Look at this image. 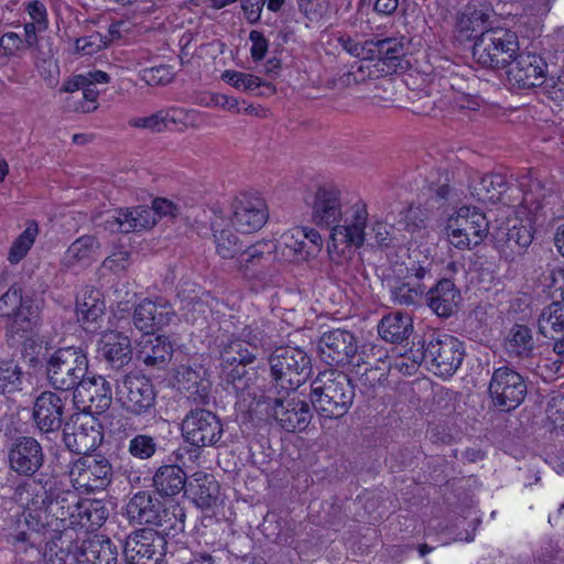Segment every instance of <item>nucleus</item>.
Here are the masks:
<instances>
[{"label":"nucleus","mask_w":564,"mask_h":564,"mask_svg":"<svg viewBox=\"0 0 564 564\" xmlns=\"http://www.w3.org/2000/svg\"><path fill=\"white\" fill-rule=\"evenodd\" d=\"M273 333L274 327L270 322L263 317L253 318L221 344V376L237 391L249 388L254 371L247 366L257 359L260 351L272 347Z\"/></svg>","instance_id":"1"},{"label":"nucleus","mask_w":564,"mask_h":564,"mask_svg":"<svg viewBox=\"0 0 564 564\" xmlns=\"http://www.w3.org/2000/svg\"><path fill=\"white\" fill-rule=\"evenodd\" d=\"M13 500L17 503L28 505L35 500L48 531H74L77 522V512L82 498L76 491L62 489L56 484L45 482L35 479L23 481L17 486L13 492Z\"/></svg>","instance_id":"2"},{"label":"nucleus","mask_w":564,"mask_h":564,"mask_svg":"<svg viewBox=\"0 0 564 564\" xmlns=\"http://www.w3.org/2000/svg\"><path fill=\"white\" fill-rule=\"evenodd\" d=\"M355 386L348 375L325 370L311 382L310 400L317 415L325 420L345 416L355 399Z\"/></svg>","instance_id":"3"},{"label":"nucleus","mask_w":564,"mask_h":564,"mask_svg":"<svg viewBox=\"0 0 564 564\" xmlns=\"http://www.w3.org/2000/svg\"><path fill=\"white\" fill-rule=\"evenodd\" d=\"M271 381L264 387H274L282 393L296 391L312 372L310 356L297 347H279L269 358Z\"/></svg>","instance_id":"4"},{"label":"nucleus","mask_w":564,"mask_h":564,"mask_svg":"<svg viewBox=\"0 0 564 564\" xmlns=\"http://www.w3.org/2000/svg\"><path fill=\"white\" fill-rule=\"evenodd\" d=\"M465 357L464 343L453 335L433 332L429 334L422 344L420 356H414V361L431 366L433 372L442 378L452 377Z\"/></svg>","instance_id":"5"},{"label":"nucleus","mask_w":564,"mask_h":564,"mask_svg":"<svg viewBox=\"0 0 564 564\" xmlns=\"http://www.w3.org/2000/svg\"><path fill=\"white\" fill-rule=\"evenodd\" d=\"M295 391L282 393L274 387H264L260 402L267 405V413L286 432L306 430L313 417L310 404L293 395Z\"/></svg>","instance_id":"6"},{"label":"nucleus","mask_w":564,"mask_h":564,"mask_svg":"<svg viewBox=\"0 0 564 564\" xmlns=\"http://www.w3.org/2000/svg\"><path fill=\"white\" fill-rule=\"evenodd\" d=\"M44 359L47 381L55 390H74L88 371V358L80 347L58 348Z\"/></svg>","instance_id":"7"},{"label":"nucleus","mask_w":564,"mask_h":564,"mask_svg":"<svg viewBox=\"0 0 564 564\" xmlns=\"http://www.w3.org/2000/svg\"><path fill=\"white\" fill-rule=\"evenodd\" d=\"M517 34L506 29L482 31L473 46V58L480 66L489 69L507 67L517 52Z\"/></svg>","instance_id":"8"},{"label":"nucleus","mask_w":564,"mask_h":564,"mask_svg":"<svg viewBox=\"0 0 564 564\" xmlns=\"http://www.w3.org/2000/svg\"><path fill=\"white\" fill-rule=\"evenodd\" d=\"M116 398L121 409L132 416L155 415V388L151 380L140 372H129L117 380Z\"/></svg>","instance_id":"9"},{"label":"nucleus","mask_w":564,"mask_h":564,"mask_svg":"<svg viewBox=\"0 0 564 564\" xmlns=\"http://www.w3.org/2000/svg\"><path fill=\"white\" fill-rule=\"evenodd\" d=\"M489 230V221L475 207L463 206L448 218V241L457 249H471L481 243Z\"/></svg>","instance_id":"10"},{"label":"nucleus","mask_w":564,"mask_h":564,"mask_svg":"<svg viewBox=\"0 0 564 564\" xmlns=\"http://www.w3.org/2000/svg\"><path fill=\"white\" fill-rule=\"evenodd\" d=\"M488 393L497 409L510 412L524 401L528 393L527 381L516 369L501 366L492 371Z\"/></svg>","instance_id":"11"},{"label":"nucleus","mask_w":564,"mask_h":564,"mask_svg":"<svg viewBox=\"0 0 564 564\" xmlns=\"http://www.w3.org/2000/svg\"><path fill=\"white\" fill-rule=\"evenodd\" d=\"M276 245L272 241H259L245 247L236 259V268L247 279L257 280L262 285L276 282L279 270L273 265Z\"/></svg>","instance_id":"12"},{"label":"nucleus","mask_w":564,"mask_h":564,"mask_svg":"<svg viewBox=\"0 0 564 564\" xmlns=\"http://www.w3.org/2000/svg\"><path fill=\"white\" fill-rule=\"evenodd\" d=\"M319 356L329 366H345L360 368L367 365L364 355L358 352L357 339L354 334L346 329H332L325 332L318 340Z\"/></svg>","instance_id":"13"},{"label":"nucleus","mask_w":564,"mask_h":564,"mask_svg":"<svg viewBox=\"0 0 564 564\" xmlns=\"http://www.w3.org/2000/svg\"><path fill=\"white\" fill-rule=\"evenodd\" d=\"M68 476L75 490L90 494L110 485L112 466L102 455H87L70 464Z\"/></svg>","instance_id":"14"},{"label":"nucleus","mask_w":564,"mask_h":564,"mask_svg":"<svg viewBox=\"0 0 564 564\" xmlns=\"http://www.w3.org/2000/svg\"><path fill=\"white\" fill-rule=\"evenodd\" d=\"M223 434L220 417L207 409H192L182 421V435L185 442L197 448L217 446Z\"/></svg>","instance_id":"15"},{"label":"nucleus","mask_w":564,"mask_h":564,"mask_svg":"<svg viewBox=\"0 0 564 564\" xmlns=\"http://www.w3.org/2000/svg\"><path fill=\"white\" fill-rule=\"evenodd\" d=\"M102 438L100 423L88 413L72 415L70 421L65 423L63 429L65 446L70 452L84 456L95 451L101 444Z\"/></svg>","instance_id":"16"},{"label":"nucleus","mask_w":564,"mask_h":564,"mask_svg":"<svg viewBox=\"0 0 564 564\" xmlns=\"http://www.w3.org/2000/svg\"><path fill=\"white\" fill-rule=\"evenodd\" d=\"M110 77L102 70H89L75 75L65 85L63 90L72 95L66 100V107L70 111L88 113L98 108L97 99L100 91L97 84H107Z\"/></svg>","instance_id":"17"},{"label":"nucleus","mask_w":564,"mask_h":564,"mask_svg":"<svg viewBox=\"0 0 564 564\" xmlns=\"http://www.w3.org/2000/svg\"><path fill=\"white\" fill-rule=\"evenodd\" d=\"M41 308L35 300L23 295L21 286L11 285L0 296V316L11 319L17 329L28 332L40 321Z\"/></svg>","instance_id":"18"},{"label":"nucleus","mask_w":564,"mask_h":564,"mask_svg":"<svg viewBox=\"0 0 564 564\" xmlns=\"http://www.w3.org/2000/svg\"><path fill=\"white\" fill-rule=\"evenodd\" d=\"M368 224L367 206L362 202L352 205L347 204L341 212L340 219L332 227L330 239L334 247H360L365 242Z\"/></svg>","instance_id":"19"},{"label":"nucleus","mask_w":564,"mask_h":564,"mask_svg":"<svg viewBox=\"0 0 564 564\" xmlns=\"http://www.w3.org/2000/svg\"><path fill=\"white\" fill-rule=\"evenodd\" d=\"M231 208V225L243 234L260 230L269 218L265 200L256 193H240L232 200Z\"/></svg>","instance_id":"20"},{"label":"nucleus","mask_w":564,"mask_h":564,"mask_svg":"<svg viewBox=\"0 0 564 564\" xmlns=\"http://www.w3.org/2000/svg\"><path fill=\"white\" fill-rule=\"evenodd\" d=\"M547 64L535 53L521 52L516 54L508 65V83L518 89H531L546 80Z\"/></svg>","instance_id":"21"},{"label":"nucleus","mask_w":564,"mask_h":564,"mask_svg":"<svg viewBox=\"0 0 564 564\" xmlns=\"http://www.w3.org/2000/svg\"><path fill=\"white\" fill-rule=\"evenodd\" d=\"M166 541L152 529H140L126 539L123 552L133 564L158 563L164 555Z\"/></svg>","instance_id":"22"},{"label":"nucleus","mask_w":564,"mask_h":564,"mask_svg":"<svg viewBox=\"0 0 564 564\" xmlns=\"http://www.w3.org/2000/svg\"><path fill=\"white\" fill-rule=\"evenodd\" d=\"M73 398L78 409L100 414L111 405V386L102 376H84L74 389Z\"/></svg>","instance_id":"23"},{"label":"nucleus","mask_w":564,"mask_h":564,"mask_svg":"<svg viewBox=\"0 0 564 564\" xmlns=\"http://www.w3.org/2000/svg\"><path fill=\"white\" fill-rule=\"evenodd\" d=\"M8 460L10 469L15 474L32 477L44 464L43 448L34 437L20 436L9 448Z\"/></svg>","instance_id":"24"},{"label":"nucleus","mask_w":564,"mask_h":564,"mask_svg":"<svg viewBox=\"0 0 564 564\" xmlns=\"http://www.w3.org/2000/svg\"><path fill=\"white\" fill-rule=\"evenodd\" d=\"M67 398H62L53 391H43L33 404V421L35 426L45 434L55 433L64 426V414Z\"/></svg>","instance_id":"25"},{"label":"nucleus","mask_w":564,"mask_h":564,"mask_svg":"<svg viewBox=\"0 0 564 564\" xmlns=\"http://www.w3.org/2000/svg\"><path fill=\"white\" fill-rule=\"evenodd\" d=\"M346 205L338 188L332 185L319 186L313 196L311 206L313 224L317 227L330 229L340 219Z\"/></svg>","instance_id":"26"},{"label":"nucleus","mask_w":564,"mask_h":564,"mask_svg":"<svg viewBox=\"0 0 564 564\" xmlns=\"http://www.w3.org/2000/svg\"><path fill=\"white\" fill-rule=\"evenodd\" d=\"M408 44L405 36L370 40L368 41V46L372 47L370 61L381 62L387 73L403 72L409 67Z\"/></svg>","instance_id":"27"},{"label":"nucleus","mask_w":564,"mask_h":564,"mask_svg":"<svg viewBox=\"0 0 564 564\" xmlns=\"http://www.w3.org/2000/svg\"><path fill=\"white\" fill-rule=\"evenodd\" d=\"M23 511L17 516L15 528L11 533L14 543L26 544L30 546L36 545L40 536L47 535L48 527L45 524L43 511H41L35 503V500L30 501L28 505L19 503Z\"/></svg>","instance_id":"28"},{"label":"nucleus","mask_w":564,"mask_h":564,"mask_svg":"<svg viewBox=\"0 0 564 564\" xmlns=\"http://www.w3.org/2000/svg\"><path fill=\"white\" fill-rule=\"evenodd\" d=\"M126 514L130 523L139 525L162 527V503L150 491H138L126 506Z\"/></svg>","instance_id":"29"},{"label":"nucleus","mask_w":564,"mask_h":564,"mask_svg":"<svg viewBox=\"0 0 564 564\" xmlns=\"http://www.w3.org/2000/svg\"><path fill=\"white\" fill-rule=\"evenodd\" d=\"M173 316L174 313L167 303L144 299L135 306L132 321L140 332L151 335L167 325Z\"/></svg>","instance_id":"30"},{"label":"nucleus","mask_w":564,"mask_h":564,"mask_svg":"<svg viewBox=\"0 0 564 564\" xmlns=\"http://www.w3.org/2000/svg\"><path fill=\"white\" fill-rule=\"evenodd\" d=\"M155 224V210L149 206L121 208L106 219L108 230L124 234L141 231L153 227Z\"/></svg>","instance_id":"31"},{"label":"nucleus","mask_w":564,"mask_h":564,"mask_svg":"<svg viewBox=\"0 0 564 564\" xmlns=\"http://www.w3.org/2000/svg\"><path fill=\"white\" fill-rule=\"evenodd\" d=\"M98 351L109 367L120 369L132 359L130 338L118 330H106L98 340Z\"/></svg>","instance_id":"32"},{"label":"nucleus","mask_w":564,"mask_h":564,"mask_svg":"<svg viewBox=\"0 0 564 564\" xmlns=\"http://www.w3.org/2000/svg\"><path fill=\"white\" fill-rule=\"evenodd\" d=\"M427 306L440 317L452 316L458 306L460 292L449 279H442L425 291Z\"/></svg>","instance_id":"33"},{"label":"nucleus","mask_w":564,"mask_h":564,"mask_svg":"<svg viewBox=\"0 0 564 564\" xmlns=\"http://www.w3.org/2000/svg\"><path fill=\"white\" fill-rule=\"evenodd\" d=\"M172 356L173 347L166 337L144 335L138 344L137 358L147 367L164 369Z\"/></svg>","instance_id":"34"},{"label":"nucleus","mask_w":564,"mask_h":564,"mask_svg":"<svg viewBox=\"0 0 564 564\" xmlns=\"http://www.w3.org/2000/svg\"><path fill=\"white\" fill-rule=\"evenodd\" d=\"M46 540V564L77 563V549L74 546L75 531H48Z\"/></svg>","instance_id":"35"},{"label":"nucleus","mask_w":564,"mask_h":564,"mask_svg":"<svg viewBox=\"0 0 564 564\" xmlns=\"http://www.w3.org/2000/svg\"><path fill=\"white\" fill-rule=\"evenodd\" d=\"M77 564H116L118 549L110 539L95 535L77 549Z\"/></svg>","instance_id":"36"},{"label":"nucleus","mask_w":564,"mask_h":564,"mask_svg":"<svg viewBox=\"0 0 564 564\" xmlns=\"http://www.w3.org/2000/svg\"><path fill=\"white\" fill-rule=\"evenodd\" d=\"M469 192L479 202L496 203L507 191L506 176L500 173L480 174L474 172L470 175Z\"/></svg>","instance_id":"37"},{"label":"nucleus","mask_w":564,"mask_h":564,"mask_svg":"<svg viewBox=\"0 0 564 564\" xmlns=\"http://www.w3.org/2000/svg\"><path fill=\"white\" fill-rule=\"evenodd\" d=\"M185 494L198 508L209 509L218 499L219 485L214 475L196 471L189 477Z\"/></svg>","instance_id":"38"},{"label":"nucleus","mask_w":564,"mask_h":564,"mask_svg":"<svg viewBox=\"0 0 564 564\" xmlns=\"http://www.w3.org/2000/svg\"><path fill=\"white\" fill-rule=\"evenodd\" d=\"M100 243L95 236L84 235L77 238L65 251L64 267H88L99 257Z\"/></svg>","instance_id":"39"},{"label":"nucleus","mask_w":564,"mask_h":564,"mask_svg":"<svg viewBox=\"0 0 564 564\" xmlns=\"http://www.w3.org/2000/svg\"><path fill=\"white\" fill-rule=\"evenodd\" d=\"M178 373L188 399L198 404H208L212 382L207 377V370L203 366L182 367Z\"/></svg>","instance_id":"40"},{"label":"nucleus","mask_w":564,"mask_h":564,"mask_svg":"<svg viewBox=\"0 0 564 564\" xmlns=\"http://www.w3.org/2000/svg\"><path fill=\"white\" fill-rule=\"evenodd\" d=\"M187 477L178 465H163L153 476V487L161 497H175L186 490Z\"/></svg>","instance_id":"41"},{"label":"nucleus","mask_w":564,"mask_h":564,"mask_svg":"<svg viewBox=\"0 0 564 564\" xmlns=\"http://www.w3.org/2000/svg\"><path fill=\"white\" fill-rule=\"evenodd\" d=\"M276 249L280 250L283 259L291 263L305 262L313 258L308 242L305 241L304 229L301 227H294L282 234Z\"/></svg>","instance_id":"42"},{"label":"nucleus","mask_w":564,"mask_h":564,"mask_svg":"<svg viewBox=\"0 0 564 564\" xmlns=\"http://www.w3.org/2000/svg\"><path fill=\"white\" fill-rule=\"evenodd\" d=\"M105 302L100 299L98 290L85 291L83 297L77 301L76 314L83 327L88 332L97 330L105 314Z\"/></svg>","instance_id":"43"},{"label":"nucleus","mask_w":564,"mask_h":564,"mask_svg":"<svg viewBox=\"0 0 564 564\" xmlns=\"http://www.w3.org/2000/svg\"><path fill=\"white\" fill-rule=\"evenodd\" d=\"M412 332V318L401 312L383 316L378 325V333L381 338L393 344L408 339Z\"/></svg>","instance_id":"44"},{"label":"nucleus","mask_w":564,"mask_h":564,"mask_svg":"<svg viewBox=\"0 0 564 564\" xmlns=\"http://www.w3.org/2000/svg\"><path fill=\"white\" fill-rule=\"evenodd\" d=\"M77 514L76 528L95 531L99 529L109 517L107 503L98 499H82Z\"/></svg>","instance_id":"45"},{"label":"nucleus","mask_w":564,"mask_h":564,"mask_svg":"<svg viewBox=\"0 0 564 564\" xmlns=\"http://www.w3.org/2000/svg\"><path fill=\"white\" fill-rule=\"evenodd\" d=\"M220 227L221 224L218 220L212 223L216 252L223 259L236 261L246 246L232 229Z\"/></svg>","instance_id":"46"},{"label":"nucleus","mask_w":564,"mask_h":564,"mask_svg":"<svg viewBox=\"0 0 564 564\" xmlns=\"http://www.w3.org/2000/svg\"><path fill=\"white\" fill-rule=\"evenodd\" d=\"M509 356L520 359L530 358L534 350V340L531 329L525 325H514L505 341Z\"/></svg>","instance_id":"47"},{"label":"nucleus","mask_w":564,"mask_h":564,"mask_svg":"<svg viewBox=\"0 0 564 564\" xmlns=\"http://www.w3.org/2000/svg\"><path fill=\"white\" fill-rule=\"evenodd\" d=\"M181 300V310L185 319L194 325L205 326L212 315V307L208 299L198 296L197 294L191 296L185 295V292H178Z\"/></svg>","instance_id":"48"},{"label":"nucleus","mask_w":564,"mask_h":564,"mask_svg":"<svg viewBox=\"0 0 564 564\" xmlns=\"http://www.w3.org/2000/svg\"><path fill=\"white\" fill-rule=\"evenodd\" d=\"M426 291L425 283H414V281H397L390 286V297L393 304L400 306L421 305Z\"/></svg>","instance_id":"49"},{"label":"nucleus","mask_w":564,"mask_h":564,"mask_svg":"<svg viewBox=\"0 0 564 564\" xmlns=\"http://www.w3.org/2000/svg\"><path fill=\"white\" fill-rule=\"evenodd\" d=\"M519 187L522 192L521 205L531 214H538L543 206L546 197V191L538 178H533L530 174L519 180Z\"/></svg>","instance_id":"50"},{"label":"nucleus","mask_w":564,"mask_h":564,"mask_svg":"<svg viewBox=\"0 0 564 564\" xmlns=\"http://www.w3.org/2000/svg\"><path fill=\"white\" fill-rule=\"evenodd\" d=\"M360 368H356V373L359 375V382L361 392L366 395H373L378 388L382 387L388 379V367L384 361L380 365L372 366L369 361Z\"/></svg>","instance_id":"51"},{"label":"nucleus","mask_w":564,"mask_h":564,"mask_svg":"<svg viewBox=\"0 0 564 564\" xmlns=\"http://www.w3.org/2000/svg\"><path fill=\"white\" fill-rule=\"evenodd\" d=\"M539 333L555 339V335H564V304L554 302L543 310L538 321Z\"/></svg>","instance_id":"52"},{"label":"nucleus","mask_w":564,"mask_h":564,"mask_svg":"<svg viewBox=\"0 0 564 564\" xmlns=\"http://www.w3.org/2000/svg\"><path fill=\"white\" fill-rule=\"evenodd\" d=\"M23 371L13 359L0 360V394L14 393L22 390Z\"/></svg>","instance_id":"53"},{"label":"nucleus","mask_w":564,"mask_h":564,"mask_svg":"<svg viewBox=\"0 0 564 564\" xmlns=\"http://www.w3.org/2000/svg\"><path fill=\"white\" fill-rule=\"evenodd\" d=\"M221 78L235 88L243 91H254L260 87H264L270 94L275 91L272 84L263 82L260 77L253 74L228 69L223 73Z\"/></svg>","instance_id":"54"},{"label":"nucleus","mask_w":564,"mask_h":564,"mask_svg":"<svg viewBox=\"0 0 564 564\" xmlns=\"http://www.w3.org/2000/svg\"><path fill=\"white\" fill-rule=\"evenodd\" d=\"M166 129L174 124L180 129L199 128L203 123L202 115L194 109L170 108L164 110Z\"/></svg>","instance_id":"55"},{"label":"nucleus","mask_w":564,"mask_h":564,"mask_svg":"<svg viewBox=\"0 0 564 564\" xmlns=\"http://www.w3.org/2000/svg\"><path fill=\"white\" fill-rule=\"evenodd\" d=\"M37 235V227L28 226L10 247L8 260L14 264L19 263L33 246Z\"/></svg>","instance_id":"56"},{"label":"nucleus","mask_w":564,"mask_h":564,"mask_svg":"<svg viewBox=\"0 0 564 564\" xmlns=\"http://www.w3.org/2000/svg\"><path fill=\"white\" fill-rule=\"evenodd\" d=\"M158 451L155 438L148 434H137L128 443V453L140 460L150 459Z\"/></svg>","instance_id":"57"},{"label":"nucleus","mask_w":564,"mask_h":564,"mask_svg":"<svg viewBox=\"0 0 564 564\" xmlns=\"http://www.w3.org/2000/svg\"><path fill=\"white\" fill-rule=\"evenodd\" d=\"M531 242L532 235L525 226H513L506 234V248L510 250L512 258L522 254Z\"/></svg>","instance_id":"58"},{"label":"nucleus","mask_w":564,"mask_h":564,"mask_svg":"<svg viewBox=\"0 0 564 564\" xmlns=\"http://www.w3.org/2000/svg\"><path fill=\"white\" fill-rule=\"evenodd\" d=\"M108 45L106 35L95 32L76 40L75 50L82 55H94Z\"/></svg>","instance_id":"59"},{"label":"nucleus","mask_w":564,"mask_h":564,"mask_svg":"<svg viewBox=\"0 0 564 564\" xmlns=\"http://www.w3.org/2000/svg\"><path fill=\"white\" fill-rule=\"evenodd\" d=\"M162 512L165 516L162 519V525L175 532L184 531L186 512L182 506L173 503L170 507H162Z\"/></svg>","instance_id":"60"},{"label":"nucleus","mask_w":564,"mask_h":564,"mask_svg":"<svg viewBox=\"0 0 564 564\" xmlns=\"http://www.w3.org/2000/svg\"><path fill=\"white\" fill-rule=\"evenodd\" d=\"M174 73L170 65H159L142 70V79L150 86L166 85L173 80Z\"/></svg>","instance_id":"61"},{"label":"nucleus","mask_w":564,"mask_h":564,"mask_svg":"<svg viewBox=\"0 0 564 564\" xmlns=\"http://www.w3.org/2000/svg\"><path fill=\"white\" fill-rule=\"evenodd\" d=\"M133 128L149 130L151 132H161L166 129L164 110H160L148 117H134L128 121Z\"/></svg>","instance_id":"62"},{"label":"nucleus","mask_w":564,"mask_h":564,"mask_svg":"<svg viewBox=\"0 0 564 564\" xmlns=\"http://www.w3.org/2000/svg\"><path fill=\"white\" fill-rule=\"evenodd\" d=\"M406 281L415 280L414 283H425V280L431 281L432 275V262L427 259L423 262L413 261L406 267Z\"/></svg>","instance_id":"63"},{"label":"nucleus","mask_w":564,"mask_h":564,"mask_svg":"<svg viewBox=\"0 0 564 564\" xmlns=\"http://www.w3.org/2000/svg\"><path fill=\"white\" fill-rule=\"evenodd\" d=\"M538 368L541 370L544 379L552 380L555 377L564 376V360L557 356L556 358H542L538 364Z\"/></svg>","instance_id":"64"}]
</instances>
